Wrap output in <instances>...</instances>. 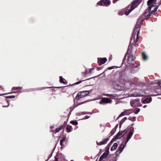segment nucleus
<instances>
[{
  "mask_svg": "<svg viewBox=\"0 0 161 161\" xmlns=\"http://www.w3.org/2000/svg\"><path fill=\"white\" fill-rule=\"evenodd\" d=\"M138 40V35H137V37L136 39V41L135 42V43H130V44L128 46L127 51L126 53L124 58L123 59L122 63H124L126 56L127 55H128L127 64H125V65L127 67H129L131 66V65L134 64L135 63V56H133V55L131 54V51L132 50H136V47L138 46V43L137 42Z\"/></svg>",
  "mask_w": 161,
  "mask_h": 161,
  "instance_id": "1",
  "label": "nucleus"
},
{
  "mask_svg": "<svg viewBox=\"0 0 161 161\" xmlns=\"http://www.w3.org/2000/svg\"><path fill=\"white\" fill-rule=\"evenodd\" d=\"M142 0H134L131 3V5L128 6L124 10L122 11V13L120 11L119 12V14L120 15H122L124 14L126 15H128L129 13L135 8H137L141 3Z\"/></svg>",
  "mask_w": 161,
  "mask_h": 161,
  "instance_id": "2",
  "label": "nucleus"
},
{
  "mask_svg": "<svg viewBox=\"0 0 161 161\" xmlns=\"http://www.w3.org/2000/svg\"><path fill=\"white\" fill-rule=\"evenodd\" d=\"M141 25L139 24H138L137 22L136 23L135 27V28L134 31L133 32L132 34V37H131L130 39V42L131 43L132 40L133 39V41L132 43H135V42L136 41V40H135V35L136 34V32L137 31V32L136 34V37H137V35H138V34L139 33V31L140 30V27Z\"/></svg>",
  "mask_w": 161,
  "mask_h": 161,
  "instance_id": "3",
  "label": "nucleus"
},
{
  "mask_svg": "<svg viewBox=\"0 0 161 161\" xmlns=\"http://www.w3.org/2000/svg\"><path fill=\"white\" fill-rule=\"evenodd\" d=\"M89 93V92L88 91L80 92H78L77 96L75 98L77 99H79L88 95Z\"/></svg>",
  "mask_w": 161,
  "mask_h": 161,
  "instance_id": "4",
  "label": "nucleus"
},
{
  "mask_svg": "<svg viewBox=\"0 0 161 161\" xmlns=\"http://www.w3.org/2000/svg\"><path fill=\"white\" fill-rule=\"evenodd\" d=\"M139 65H140L137 63H135L134 64L131 65L132 66L130 69L131 73L134 74L137 72L140 68L139 67Z\"/></svg>",
  "mask_w": 161,
  "mask_h": 161,
  "instance_id": "5",
  "label": "nucleus"
},
{
  "mask_svg": "<svg viewBox=\"0 0 161 161\" xmlns=\"http://www.w3.org/2000/svg\"><path fill=\"white\" fill-rule=\"evenodd\" d=\"M149 12L146 11L144 13L142 14L140 18L138 19L139 22H142L145 19H147L149 17Z\"/></svg>",
  "mask_w": 161,
  "mask_h": 161,
  "instance_id": "6",
  "label": "nucleus"
},
{
  "mask_svg": "<svg viewBox=\"0 0 161 161\" xmlns=\"http://www.w3.org/2000/svg\"><path fill=\"white\" fill-rule=\"evenodd\" d=\"M130 105L133 107H140L142 106V104L140 103L139 99H136L132 100L130 102Z\"/></svg>",
  "mask_w": 161,
  "mask_h": 161,
  "instance_id": "7",
  "label": "nucleus"
},
{
  "mask_svg": "<svg viewBox=\"0 0 161 161\" xmlns=\"http://www.w3.org/2000/svg\"><path fill=\"white\" fill-rule=\"evenodd\" d=\"M110 4V1L109 0H101L98 2L97 4L100 6H108Z\"/></svg>",
  "mask_w": 161,
  "mask_h": 161,
  "instance_id": "8",
  "label": "nucleus"
},
{
  "mask_svg": "<svg viewBox=\"0 0 161 161\" xmlns=\"http://www.w3.org/2000/svg\"><path fill=\"white\" fill-rule=\"evenodd\" d=\"M112 100L108 97L103 98L99 102L100 104H107L108 103H111Z\"/></svg>",
  "mask_w": 161,
  "mask_h": 161,
  "instance_id": "9",
  "label": "nucleus"
},
{
  "mask_svg": "<svg viewBox=\"0 0 161 161\" xmlns=\"http://www.w3.org/2000/svg\"><path fill=\"white\" fill-rule=\"evenodd\" d=\"M97 63L99 66L104 64L107 61V59L105 58H98Z\"/></svg>",
  "mask_w": 161,
  "mask_h": 161,
  "instance_id": "10",
  "label": "nucleus"
},
{
  "mask_svg": "<svg viewBox=\"0 0 161 161\" xmlns=\"http://www.w3.org/2000/svg\"><path fill=\"white\" fill-rule=\"evenodd\" d=\"M132 96L134 97H143L145 95V93L143 92H141L139 91L138 92H135L133 94H132Z\"/></svg>",
  "mask_w": 161,
  "mask_h": 161,
  "instance_id": "11",
  "label": "nucleus"
},
{
  "mask_svg": "<svg viewBox=\"0 0 161 161\" xmlns=\"http://www.w3.org/2000/svg\"><path fill=\"white\" fill-rule=\"evenodd\" d=\"M134 131V128H132V129L130 130V132H129L127 136V138L126 139V140L125 142V144L127 143L128 142L129 140L130 139L131 136H132L133 132Z\"/></svg>",
  "mask_w": 161,
  "mask_h": 161,
  "instance_id": "12",
  "label": "nucleus"
},
{
  "mask_svg": "<svg viewBox=\"0 0 161 161\" xmlns=\"http://www.w3.org/2000/svg\"><path fill=\"white\" fill-rule=\"evenodd\" d=\"M108 151L105 152L100 157L99 161H102L103 159L105 158L108 156Z\"/></svg>",
  "mask_w": 161,
  "mask_h": 161,
  "instance_id": "13",
  "label": "nucleus"
},
{
  "mask_svg": "<svg viewBox=\"0 0 161 161\" xmlns=\"http://www.w3.org/2000/svg\"><path fill=\"white\" fill-rule=\"evenodd\" d=\"M104 95L107 97H109L112 99H114V98L118 97L117 94H105Z\"/></svg>",
  "mask_w": 161,
  "mask_h": 161,
  "instance_id": "14",
  "label": "nucleus"
},
{
  "mask_svg": "<svg viewBox=\"0 0 161 161\" xmlns=\"http://www.w3.org/2000/svg\"><path fill=\"white\" fill-rule=\"evenodd\" d=\"M64 126L63 125H60L56 129L55 131L54 130H52L51 131L54 133H56L58 132L60 130L63 129Z\"/></svg>",
  "mask_w": 161,
  "mask_h": 161,
  "instance_id": "15",
  "label": "nucleus"
},
{
  "mask_svg": "<svg viewBox=\"0 0 161 161\" xmlns=\"http://www.w3.org/2000/svg\"><path fill=\"white\" fill-rule=\"evenodd\" d=\"M124 136V134H122V132L119 131L115 136L117 139H120Z\"/></svg>",
  "mask_w": 161,
  "mask_h": 161,
  "instance_id": "16",
  "label": "nucleus"
},
{
  "mask_svg": "<svg viewBox=\"0 0 161 161\" xmlns=\"http://www.w3.org/2000/svg\"><path fill=\"white\" fill-rule=\"evenodd\" d=\"M59 81L60 83H63L64 84H66L67 83V82L66 80L63 78V77L61 76H59Z\"/></svg>",
  "mask_w": 161,
  "mask_h": 161,
  "instance_id": "17",
  "label": "nucleus"
},
{
  "mask_svg": "<svg viewBox=\"0 0 161 161\" xmlns=\"http://www.w3.org/2000/svg\"><path fill=\"white\" fill-rule=\"evenodd\" d=\"M152 101V98H147L144 99L142 103H143L146 104L147 103H150Z\"/></svg>",
  "mask_w": 161,
  "mask_h": 161,
  "instance_id": "18",
  "label": "nucleus"
},
{
  "mask_svg": "<svg viewBox=\"0 0 161 161\" xmlns=\"http://www.w3.org/2000/svg\"><path fill=\"white\" fill-rule=\"evenodd\" d=\"M113 86L114 88L116 90H120L121 89V86L117 84H113Z\"/></svg>",
  "mask_w": 161,
  "mask_h": 161,
  "instance_id": "19",
  "label": "nucleus"
},
{
  "mask_svg": "<svg viewBox=\"0 0 161 161\" xmlns=\"http://www.w3.org/2000/svg\"><path fill=\"white\" fill-rule=\"evenodd\" d=\"M158 6L157 7L156 6V7L154 8V10H153L151 11V13H150V12H149V16H153L154 15V13L157 10V9L158 8Z\"/></svg>",
  "mask_w": 161,
  "mask_h": 161,
  "instance_id": "20",
  "label": "nucleus"
},
{
  "mask_svg": "<svg viewBox=\"0 0 161 161\" xmlns=\"http://www.w3.org/2000/svg\"><path fill=\"white\" fill-rule=\"evenodd\" d=\"M118 147V144L116 142H115L114 143L112 147L111 148V151H113L115 150Z\"/></svg>",
  "mask_w": 161,
  "mask_h": 161,
  "instance_id": "21",
  "label": "nucleus"
},
{
  "mask_svg": "<svg viewBox=\"0 0 161 161\" xmlns=\"http://www.w3.org/2000/svg\"><path fill=\"white\" fill-rule=\"evenodd\" d=\"M142 59L143 60H146L147 59V57L144 52H142Z\"/></svg>",
  "mask_w": 161,
  "mask_h": 161,
  "instance_id": "22",
  "label": "nucleus"
},
{
  "mask_svg": "<svg viewBox=\"0 0 161 161\" xmlns=\"http://www.w3.org/2000/svg\"><path fill=\"white\" fill-rule=\"evenodd\" d=\"M125 145L121 144L120 145V146L119 147L118 149L120 151V152H121L122 151L125 146Z\"/></svg>",
  "mask_w": 161,
  "mask_h": 161,
  "instance_id": "23",
  "label": "nucleus"
},
{
  "mask_svg": "<svg viewBox=\"0 0 161 161\" xmlns=\"http://www.w3.org/2000/svg\"><path fill=\"white\" fill-rule=\"evenodd\" d=\"M155 2V3H156L157 1V0H148L147 2V4L148 5H150L152 3L154 2Z\"/></svg>",
  "mask_w": 161,
  "mask_h": 161,
  "instance_id": "24",
  "label": "nucleus"
},
{
  "mask_svg": "<svg viewBox=\"0 0 161 161\" xmlns=\"http://www.w3.org/2000/svg\"><path fill=\"white\" fill-rule=\"evenodd\" d=\"M66 137H63L61 140H60V145L61 146L64 145V142L65 141Z\"/></svg>",
  "mask_w": 161,
  "mask_h": 161,
  "instance_id": "25",
  "label": "nucleus"
},
{
  "mask_svg": "<svg viewBox=\"0 0 161 161\" xmlns=\"http://www.w3.org/2000/svg\"><path fill=\"white\" fill-rule=\"evenodd\" d=\"M71 124L74 125H78V123L76 120H71Z\"/></svg>",
  "mask_w": 161,
  "mask_h": 161,
  "instance_id": "26",
  "label": "nucleus"
},
{
  "mask_svg": "<svg viewBox=\"0 0 161 161\" xmlns=\"http://www.w3.org/2000/svg\"><path fill=\"white\" fill-rule=\"evenodd\" d=\"M126 112H125V111H124L123 112H122L117 117L116 120L118 119H119L120 117L123 116L124 115H126Z\"/></svg>",
  "mask_w": 161,
  "mask_h": 161,
  "instance_id": "27",
  "label": "nucleus"
},
{
  "mask_svg": "<svg viewBox=\"0 0 161 161\" xmlns=\"http://www.w3.org/2000/svg\"><path fill=\"white\" fill-rule=\"evenodd\" d=\"M91 78H88L87 79H85V80H81V81H78V82H76L75 83H74L73 84H71V86H72V85H75V84H80V83H81L82 81H85V80H89V79H90Z\"/></svg>",
  "mask_w": 161,
  "mask_h": 161,
  "instance_id": "28",
  "label": "nucleus"
},
{
  "mask_svg": "<svg viewBox=\"0 0 161 161\" xmlns=\"http://www.w3.org/2000/svg\"><path fill=\"white\" fill-rule=\"evenodd\" d=\"M136 117H130L128 119L129 120L132 121H134L136 120Z\"/></svg>",
  "mask_w": 161,
  "mask_h": 161,
  "instance_id": "29",
  "label": "nucleus"
},
{
  "mask_svg": "<svg viewBox=\"0 0 161 161\" xmlns=\"http://www.w3.org/2000/svg\"><path fill=\"white\" fill-rule=\"evenodd\" d=\"M109 140V139L108 138H107L105 139L102 142V143H103V145L106 144L107 143L108 141Z\"/></svg>",
  "mask_w": 161,
  "mask_h": 161,
  "instance_id": "30",
  "label": "nucleus"
},
{
  "mask_svg": "<svg viewBox=\"0 0 161 161\" xmlns=\"http://www.w3.org/2000/svg\"><path fill=\"white\" fill-rule=\"evenodd\" d=\"M154 4V3H153V4H152L151 6H149L148 7V9H147V10H148L147 11H148L149 12L150 11H151V9H152V8L154 6V5H153Z\"/></svg>",
  "mask_w": 161,
  "mask_h": 161,
  "instance_id": "31",
  "label": "nucleus"
},
{
  "mask_svg": "<svg viewBox=\"0 0 161 161\" xmlns=\"http://www.w3.org/2000/svg\"><path fill=\"white\" fill-rule=\"evenodd\" d=\"M117 139V138L115 136L112 139L110 142V144H112L114 141H115Z\"/></svg>",
  "mask_w": 161,
  "mask_h": 161,
  "instance_id": "32",
  "label": "nucleus"
},
{
  "mask_svg": "<svg viewBox=\"0 0 161 161\" xmlns=\"http://www.w3.org/2000/svg\"><path fill=\"white\" fill-rule=\"evenodd\" d=\"M116 130H115V128H113L110 132V134H111V136L113 135L116 131Z\"/></svg>",
  "mask_w": 161,
  "mask_h": 161,
  "instance_id": "33",
  "label": "nucleus"
},
{
  "mask_svg": "<svg viewBox=\"0 0 161 161\" xmlns=\"http://www.w3.org/2000/svg\"><path fill=\"white\" fill-rule=\"evenodd\" d=\"M125 112H126V115H129L131 113V110L129 109V110H127L126 111H125Z\"/></svg>",
  "mask_w": 161,
  "mask_h": 161,
  "instance_id": "34",
  "label": "nucleus"
},
{
  "mask_svg": "<svg viewBox=\"0 0 161 161\" xmlns=\"http://www.w3.org/2000/svg\"><path fill=\"white\" fill-rule=\"evenodd\" d=\"M22 88L21 87H13L12 90H19L20 89H22Z\"/></svg>",
  "mask_w": 161,
  "mask_h": 161,
  "instance_id": "35",
  "label": "nucleus"
},
{
  "mask_svg": "<svg viewBox=\"0 0 161 161\" xmlns=\"http://www.w3.org/2000/svg\"><path fill=\"white\" fill-rule=\"evenodd\" d=\"M112 144H110V143H109L107 146L106 148H107V151H109V148L111 145Z\"/></svg>",
  "mask_w": 161,
  "mask_h": 161,
  "instance_id": "36",
  "label": "nucleus"
},
{
  "mask_svg": "<svg viewBox=\"0 0 161 161\" xmlns=\"http://www.w3.org/2000/svg\"><path fill=\"white\" fill-rule=\"evenodd\" d=\"M118 68V67L117 66H112V67H109L108 68V69L110 70V69H114V68Z\"/></svg>",
  "mask_w": 161,
  "mask_h": 161,
  "instance_id": "37",
  "label": "nucleus"
},
{
  "mask_svg": "<svg viewBox=\"0 0 161 161\" xmlns=\"http://www.w3.org/2000/svg\"><path fill=\"white\" fill-rule=\"evenodd\" d=\"M17 92H9L8 93H4V94H0V96H3V95H7V94H12V93H17Z\"/></svg>",
  "mask_w": 161,
  "mask_h": 161,
  "instance_id": "38",
  "label": "nucleus"
},
{
  "mask_svg": "<svg viewBox=\"0 0 161 161\" xmlns=\"http://www.w3.org/2000/svg\"><path fill=\"white\" fill-rule=\"evenodd\" d=\"M123 119H122L120 121L119 124V127L120 128L121 127V125L124 123V122L125 121Z\"/></svg>",
  "mask_w": 161,
  "mask_h": 161,
  "instance_id": "39",
  "label": "nucleus"
},
{
  "mask_svg": "<svg viewBox=\"0 0 161 161\" xmlns=\"http://www.w3.org/2000/svg\"><path fill=\"white\" fill-rule=\"evenodd\" d=\"M121 132H122V134H124V135L127 132V130L125 129L124 131H121Z\"/></svg>",
  "mask_w": 161,
  "mask_h": 161,
  "instance_id": "40",
  "label": "nucleus"
},
{
  "mask_svg": "<svg viewBox=\"0 0 161 161\" xmlns=\"http://www.w3.org/2000/svg\"><path fill=\"white\" fill-rule=\"evenodd\" d=\"M121 153V152H120V151H119L118 149L116 151L115 153L117 155H118L120 153Z\"/></svg>",
  "mask_w": 161,
  "mask_h": 161,
  "instance_id": "41",
  "label": "nucleus"
},
{
  "mask_svg": "<svg viewBox=\"0 0 161 161\" xmlns=\"http://www.w3.org/2000/svg\"><path fill=\"white\" fill-rule=\"evenodd\" d=\"M140 111L139 108H138L137 110L135 112V114H137Z\"/></svg>",
  "mask_w": 161,
  "mask_h": 161,
  "instance_id": "42",
  "label": "nucleus"
},
{
  "mask_svg": "<svg viewBox=\"0 0 161 161\" xmlns=\"http://www.w3.org/2000/svg\"><path fill=\"white\" fill-rule=\"evenodd\" d=\"M97 144L98 145H103V143H102V142H97Z\"/></svg>",
  "mask_w": 161,
  "mask_h": 161,
  "instance_id": "43",
  "label": "nucleus"
},
{
  "mask_svg": "<svg viewBox=\"0 0 161 161\" xmlns=\"http://www.w3.org/2000/svg\"><path fill=\"white\" fill-rule=\"evenodd\" d=\"M90 117V116H88L87 115H86L85 116L84 118V119H88Z\"/></svg>",
  "mask_w": 161,
  "mask_h": 161,
  "instance_id": "44",
  "label": "nucleus"
},
{
  "mask_svg": "<svg viewBox=\"0 0 161 161\" xmlns=\"http://www.w3.org/2000/svg\"><path fill=\"white\" fill-rule=\"evenodd\" d=\"M67 131L68 132H70V129L69 128H66Z\"/></svg>",
  "mask_w": 161,
  "mask_h": 161,
  "instance_id": "45",
  "label": "nucleus"
},
{
  "mask_svg": "<svg viewBox=\"0 0 161 161\" xmlns=\"http://www.w3.org/2000/svg\"><path fill=\"white\" fill-rule=\"evenodd\" d=\"M89 112H82V114H89Z\"/></svg>",
  "mask_w": 161,
  "mask_h": 161,
  "instance_id": "46",
  "label": "nucleus"
},
{
  "mask_svg": "<svg viewBox=\"0 0 161 161\" xmlns=\"http://www.w3.org/2000/svg\"><path fill=\"white\" fill-rule=\"evenodd\" d=\"M94 69L93 68H91L90 69L89 72L91 73L92 72V71Z\"/></svg>",
  "mask_w": 161,
  "mask_h": 161,
  "instance_id": "47",
  "label": "nucleus"
},
{
  "mask_svg": "<svg viewBox=\"0 0 161 161\" xmlns=\"http://www.w3.org/2000/svg\"><path fill=\"white\" fill-rule=\"evenodd\" d=\"M9 96V98H13L15 97V96Z\"/></svg>",
  "mask_w": 161,
  "mask_h": 161,
  "instance_id": "48",
  "label": "nucleus"
},
{
  "mask_svg": "<svg viewBox=\"0 0 161 161\" xmlns=\"http://www.w3.org/2000/svg\"><path fill=\"white\" fill-rule=\"evenodd\" d=\"M57 156L55 157V161H58V158L57 157Z\"/></svg>",
  "mask_w": 161,
  "mask_h": 161,
  "instance_id": "49",
  "label": "nucleus"
},
{
  "mask_svg": "<svg viewBox=\"0 0 161 161\" xmlns=\"http://www.w3.org/2000/svg\"><path fill=\"white\" fill-rule=\"evenodd\" d=\"M52 156V154H50L49 155V158H48V159L46 160V161H47L49 160V158H50Z\"/></svg>",
  "mask_w": 161,
  "mask_h": 161,
  "instance_id": "50",
  "label": "nucleus"
},
{
  "mask_svg": "<svg viewBox=\"0 0 161 161\" xmlns=\"http://www.w3.org/2000/svg\"><path fill=\"white\" fill-rule=\"evenodd\" d=\"M118 124H117L116 125V126H115V127L114 128H115V130H116V129H117V127H118Z\"/></svg>",
  "mask_w": 161,
  "mask_h": 161,
  "instance_id": "51",
  "label": "nucleus"
},
{
  "mask_svg": "<svg viewBox=\"0 0 161 161\" xmlns=\"http://www.w3.org/2000/svg\"><path fill=\"white\" fill-rule=\"evenodd\" d=\"M9 103H8V105H7L6 106H3V107H8L9 106Z\"/></svg>",
  "mask_w": 161,
  "mask_h": 161,
  "instance_id": "52",
  "label": "nucleus"
},
{
  "mask_svg": "<svg viewBox=\"0 0 161 161\" xmlns=\"http://www.w3.org/2000/svg\"><path fill=\"white\" fill-rule=\"evenodd\" d=\"M102 69L101 67H97V70H101Z\"/></svg>",
  "mask_w": 161,
  "mask_h": 161,
  "instance_id": "53",
  "label": "nucleus"
},
{
  "mask_svg": "<svg viewBox=\"0 0 161 161\" xmlns=\"http://www.w3.org/2000/svg\"><path fill=\"white\" fill-rule=\"evenodd\" d=\"M58 157L59 156H63V155L61 153H59L58 155Z\"/></svg>",
  "mask_w": 161,
  "mask_h": 161,
  "instance_id": "54",
  "label": "nucleus"
},
{
  "mask_svg": "<svg viewBox=\"0 0 161 161\" xmlns=\"http://www.w3.org/2000/svg\"><path fill=\"white\" fill-rule=\"evenodd\" d=\"M158 86L161 88V82H159L158 84Z\"/></svg>",
  "mask_w": 161,
  "mask_h": 161,
  "instance_id": "55",
  "label": "nucleus"
},
{
  "mask_svg": "<svg viewBox=\"0 0 161 161\" xmlns=\"http://www.w3.org/2000/svg\"><path fill=\"white\" fill-rule=\"evenodd\" d=\"M123 119L125 120H126L127 119V118L126 117L124 118Z\"/></svg>",
  "mask_w": 161,
  "mask_h": 161,
  "instance_id": "56",
  "label": "nucleus"
},
{
  "mask_svg": "<svg viewBox=\"0 0 161 161\" xmlns=\"http://www.w3.org/2000/svg\"><path fill=\"white\" fill-rule=\"evenodd\" d=\"M53 128H54V126H51V127H50V128L51 129H53Z\"/></svg>",
  "mask_w": 161,
  "mask_h": 161,
  "instance_id": "57",
  "label": "nucleus"
},
{
  "mask_svg": "<svg viewBox=\"0 0 161 161\" xmlns=\"http://www.w3.org/2000/svg\"><path fill=\"white\" fill-rule=\"evenodd\" d=\"M87 74V71H86L85 73H84V75H86Z\"/></svg>",
  "mask_w": 161,
  "mask_h": 161,
  "instance_id": "58",
  "label": "nucleus"
},
{
  "mask_svg": "<svg viewBox=\"0 0 161 161\" xmlns=\"http://www.w3.org/2000/svg\"><path fill=\"white\" fill-rule=\"evenodd\" d=\"M5 97L7 98H10L9 96Z\"/></svg>",
  "mask_w": 161,
  "mask_h": 161,
  "instance_id": "59",
  "label": "nucleus"
},
{
  "mask_svg": "<svg viewBox=\"0 0 161 161\" xmlns=\"http://www.w3.org/2000/svg\"><path fill=\"white\" fill-rule=\"evenodd\" d=\"M147 106L145 105H144V106L143 107V108H146Z\"/></svg>",
  "mask_w": 161,
  "mask_h": 161,
  "instance_id": "60",
  "label": "nucleus"
},
{
  "mask_svg": "<svg viewBox=\"0 0 161 161\" xmlns=\"http://www.w3.org/2000/svg\"><path fill=\"white\" fill-rule=\"evenodd\" d=\"M64 161H67V160L65 158H64Z\"/></svg>",
  "mask_w": 161,
  "mask_h": 161,
  "instance_id": "61",
  "label": "nucleus"
},
{
  "mask_svg": "<svg viewBox=\"0 0 161 161\" xmlns=\"http://www.w3.org/2000/svg\"><path fill=\"white\" fill-rule=\"evenodd\" d=\"M61 87H57V88H60Z\"/></svg>",
  "mask_w": 161,
  "mask_h": 161,
  "instance_id": "62",
  "label": "nucleus"
},
{
  "mask_svg": "<svg viewBox=\"0 0 161 161\" xmlns=\"http://www.w3.org/2000/svg\"><path fill=\"white\" fill-rule=\"evenodd\" d=\"M86 103V102H83L82 103Z\"/></svg>",
  "mask_w": 161,
  "mask_h": 161,
  "instance_id": "63",
  "label": "nucleus"
},
{
  "mask_svg": "<svg viewBox=\"0 0 161 161\" xmlns=\"http://www.w3.org/2000/svg\"><path fill=\"white\" fill-rule=\"evenodd\" d=\"M71 131H72V130H73V128H72V127H71Z\"/></svg>",
  "mask_w": 161,
  "mask_h": 161,
  "instance_id": "64",
  "label": "nucleus"
}]
</instances>
